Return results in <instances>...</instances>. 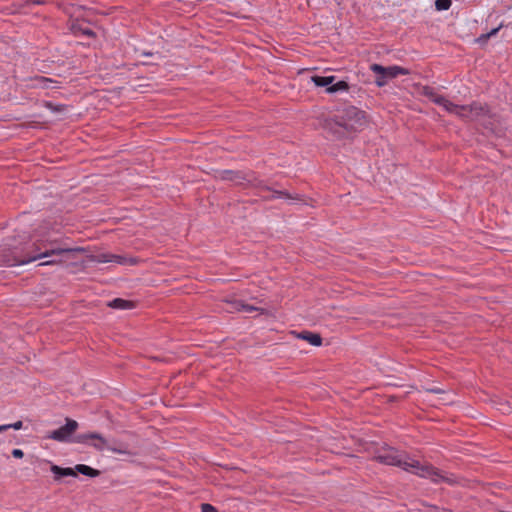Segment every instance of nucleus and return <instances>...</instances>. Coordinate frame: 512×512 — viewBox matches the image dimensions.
<instances>
[{
    "label": "nucleus",
    "instance_id": "nucleus-28",
    "mask_svg": "<svg viewBox=\"0 0 512 512\" xmlns=\"http://www.w3.org/2000/svg\"><path fill=\"white\" fill-rule=\"evenodd\" d=\"M47 107L50 108L51 110L55 111V112H60V111L64 110V106H54L51 103H47Z\"/></svg>",
    "mask_w": 512,
    "mask_h": 512
},
{
    "label": "nucleus",
    "instance_id": "nucleus-10",
    "mask_svg": "<svg viewBox=\"0 0 512 512\" xmlns=\"http://www.w3.org/2000/svg\"><path fill=\"white\" fill-rule=\"evenodd\" d=\"M370 68L376 75H385L389 80L396 78L398 75L408 74L407 69L399 66L383 67L379 64H372Z\"/></svg>",
    "mask_w": 512,
    "mask_h": 512
},
{
    "label": "nucleus",
    "instance_id": "nucleus-12",
    "mask_svg": "<svg viewBox=\"0 0 512 512\" xmlns=\"http://www.w3.org/2000/svg\"><path fill=\"white\" fill-rule=\"evenodd\" d=\"M98 262H100V263L115 262V263H118L121 265H126V264H134L135 260L132 258H127L122 255L101 254L98 256Z\"/></svg>",
    "mask_w": 512,
    "mask_h": 512
},
{
    "label": "nucleus",
    "instance_id": "nucleus-6",
    "mask_svg": "<svg viewBox=\"0 0 512 512\" xmlns=\"http://www.w3.org/2000/svg\"><path fill=\"white\" fill-rule=\"evenodd\" d=\"M220 179L234 182L237 185H243L245 182L248 184L255 186L261 190H269L270 189L263 185L261 181L255 182L252 177V174H245L241 171H233V170H223L219 172Z\"/></svg>",
    "mask_w": 512,
    "mask_h": 512
},
{
    "label": "nucleus",
    "instance_id": "nucleus-29",
    "mask_svg": "<svg viewBox=\"0 0 512 512\" xmlns=\"http://www.w3.org/2000/svg\"><path fill=\"white\" fill-rule=\"evenodd\" d=\"M440 403L441 404H450V403H453V399L451 397H443V398H440Z\"/></svg>",
    "mask_w": 512,
    "mask_h": 512
},
{
    "label": "nucleus",
    "instance_id": "nucleus-26",
    "mask_svg": "<svg viewBox=\"0 0 512 512\" xmlns=\"http://www.w3.org/2000/svg\"><path fill=\"white\" fill-rule=\"evenodd\" d=\"M4 426H8V429L10 428H13L15 430H19L23 427V422L22 421H17L15 423H12V424H5Z\"/></svg>",
    "mask_w": 512,
    "mask_h": 512
},
{
    "label": "nucleus",
    "instance_id": "nucleus-31",
    "mask_svg": "<svg viewBox=\"0 0 512 512\" xmlns=\"http://www.w3.org/2000/svg\"><path fill=\"white\" fill-rule=\"evenodd\" d=\"M152 359H153V360H156V361H167V359H166V358H162V357H160V356H153V357H152Z\"/></svg>",
    "mask_w": 512,
    "mask_h": 512
},
{
    "label": "nucleus",
    "instance_id": "nucleus-11",
    "mask_svg": "<svg viewBox=\"0 0 512 512\" xmlns=\"http://www.w3.org/2000/svg\"><path fill=\"white\" fill-rule=\"evenodd\" d=\"M106 445V449L114 453L132 456L133 452L129 449V444L116 438H107V442H103Z\"/></svg>",
    "mask_w": 512,
    "mask_h": 512
},
{
    "label": "nucleus",
    "instance_id": "nucleus-7",
    "mask_svg": "<svg viewBox=\"0 0 512 512\" xmlns=\"http://www.w3.org/2000/svg\"><path fill=\"white\" fill-rule=\"evenodd\" d=\"M77 429L78 422L74 419L66 418V423L60 428L50 432L47 437L59 442H70L72 441V436Z\"/></svg>",
    "mask_w": 512,
    "mask_h": 512
},
{
    "label": "nucleus",
    "instance_id": "nucleus-14",
    "mask_svg": "<svg viewBox=\"0 0 512 512\" xmlns=\"http://www.w3.org/2000/svg\"><path fill=\"white\" fill-rule=\"evenodd\" d=\"M108 306L114 309L128 310L134 308V303L122 298L113 299L108 303Z\"/></svg>",
    "mask_w": 512,
    "mask_h": 512
},
{
    "label": "nucleus",
    "instance_id": "nucleus-18",
    "mask_svg": "<svg viewBox=\"0 0 512 512\" xmlns=\"http://www.w3.org/2000/svg\"><path fill=\"white\" fill-rule=\"evenodd\" d=\"M95 442H92L90 445L94 447L97 451H103L106 449V445L103 442H107V438H105L102 434H100V438H93Z\"/></svg>",
    "mask_w": 512,
    "mask_h": 512
},
{
    "label": "nucleus",
    "instance_id": "nucleus-20",
    "mask_svg": "<svg viewBox=\"0 0 512 512\" xmlns=\"http://www.w3.org/2000/svg\"><path fill=\"white\" fill-rule=\"evenodd\" d=\"M499 29H500V27H497V28L492 29L490 32H488L486 34H482L481 36L478 37L477 42L485 43L490 37L496 35L497 32L499 31Z\"/></svg>",
    "mask_w": 512,
    "mask_h": 512
},
{
    "label": "nucleus",
    "instance_id": "nucleus-16",
    "mask_svg": "<svg viewBox=\"0 0 512 512\" xmlns=\"http://www.w3.org/2000/svg\"><path fill=\"white\" fill-rule=\"evenodd\" d=\"M93 438H100V433L98 432H88V433H84V434H79V435H76L75 437L72 438V441L73 442H76V443H88L89 440H92Z\"/></svg>",
    "mask_w": 512,
    "mask_h": 512
},
{
    "label": "nucleus",
    "instance_id": "nucleus-15",
    "mask_svg": "<svg viewBox=\"0 0 512 512\" xmlns=\"http://www.w3.org/2000/svg\"><path fill=\"white\" fill-rule=\"evenodd\" d=\"M299 338L306 340L313 346H320L322 344V338L319 334L312 332H302Z\"/></svg>",
    "mask_w": 512,
    "mask_h": 512
},
{
    "label": "nucleus",
    "instance_id": "nucleus-25",
    "mask_svg": "<svg viewBox=\"0 0 512 512\" xmlns=\"http://www.w3.org/2000/svg\"><path fill=\"white\" fill-rule=\"evenodd\" d=\"M11 454H12V456H13L14 458H17V459H21V458H23V457H24V452H23V450L18 449V448L13 449V450H12V452H11Z\"/></svg>",
    "mask_w": 512,
    "mask_h": 512
},
{
    "label": "nucleus",
    "instance_id": "nucleus-17",
    "mask_svg": "<svg viewBox=\"0 0 512 512\" xmlns=\"http://www.w3.org/2000/svg\"><path fill=\"white\" fill-rule=\"evenodd\" d=\"M272 196L270 198L272 199H275V198H286V199H292V200H300V195L296 194L295 196L291 195L290 193L286 192V191H278V190H273L272 191Z\"/></svg>",
    "mask_w": 512,
    "mask_h": 512
},
{
    "label": "nucleus",
    "instance_id": "nucleus-22",
    "mask_svg": "<svg viewBox=\"0 0 512 512\" xmlns=\"http://www.w3.org/2000/svg\"><path fill=\"white\" fill-rule=\"evenodd\" d=\"M388 81L389 79L385 75H376L375 82L379 87L386 85Z\"/></svg>",
    "mask_w": 512,
    "mask_h": 512
},
{
    "label": "nucleus",
    "instance_id": "nucleus-4",
    "mask_svg": "<svg viewBox=\"0 0 512 512\" xmlns=\"http://www.w3.org/2000/svg\"><path fill=\"white\" fill-rule=\"evenodd\" d=\"M459 111L456 115L468 121H476L488 128L492 125V118L494 115L489 110L488 106L478 102L470 105H458Z\"/></svg>",
    "mask_w": 512,
    "mask_h": 512
},
{
    "label": "nucleus",
    "instance_id": "nucleus-2",
    "mask_svg": "<svg viewBox=\"0 0 512 512\" xmlns=\"http://www.w3.org/2000/svg\"><path fill=\"white\" fill-rule=\"evenodd\" d=\"M374 459L381 464L397 466L421 477H430L435 483L441 481L447 482L448 484L455 483L454 480L443 476L440 471L433 466L424 465L417 460L410 459L405 452H401L386 444L377 449Z\"/></svg>",
    "mask_w": 512,
    "mask_h": 512
},
{
    "label": "nucleus",
    "instance_id": "nucleus-24",
    "mask_svg": "<svg viewBox=\"0 0 512 512\" xmlns=\"http://www.w3.org/2000/svg\"><path fill=\"white\" fill-rule=\"evenodd\" d=\"M424 95L426 97H428L430 100H432V98H434L437 95V93L434 92V90L432 88L425 87L424 88Z\"/></svg>",
    "mask_w": 512,
    "mask_h": 512
},
{
    "label": "nucleus",
    "instance_id": "nucleus-8",
    "mask_svg": "<svg viewBox=\"0 0 512 512\" xmlns=\"http://www.w3.org/2000/svg\"><path fill=\"white\" fill-rule=\"evenodd\" d=\"M312 81L316 86L326 87V91L328 93H335L338 91H347L349 86L345 81H338L335 84H332L335 80L334 76H313Z\"/></svg>",
    "mask_w": 512,
    "mask_h": 512
},
{
    "label": "nucleus",
    "instance_id": "nucleus-13",
    "mask_svg": "<svg viewBox=\"0 0 512 512\" xmlns=\"http://www.w3.org/2000/svg\"><path fill=\"white\" fill-rule=\"evenodd\" d=\"M431 101L439 106H442L449 113L456 115L457 111H459L458 105L452 103L451 101L446 99L444 96L437 94L434 98H432Z\"/></svg>",
    "mask_w": 512,
    "mask_h": 512
},
{
    "label": "nucleus",
    "instance_id": "nucleus-1",
    "mask_svg": "<svg viewBox=\"0 0 512 512\" xmlns=\"http://www.w3.org/2000/svg\"><path fill=\"white\" fill-rule=\"evenodd\" d=\"M80 247L70 248L62 246L56 239L43 237L33 242H28L23 248L13 247L9 255H5L3 263L7 266H17L33 262L42 258H50L40 263V266L55 265L71 259L75 253L83 252Z\"/></svg>",
    "mask_w": 512,
    "mask_h": 512
},
{
    "label": "nucleus",
    "instance_id": "nucleus-9",
    "mask_svg": "<svg viewBox=\"0 0 512 512\" xmlns=\"http://www.w3.org/2000/svg\"><path fill=\"white\" fill-rule=\"evenodd\" d=\"M226 304H227V307L225 308V310L230 313L235 312V311L245 312V313H252V312L257 311V312L263 314L265 312V309H263V308L256 307V306L250 305V304H246L242 300H238V299L227 300Z\"/></svg>",
    "mask_w": 512,
    "mask_h": 512
},
{
    "label": "nucleus",
    "instance_id": "nucleus-21",
    "mask_svg": "<svg viewBox=\"0 0 512 512\" xmlns=\"http://www.w3.org/2000/svg\"><path fill=\"white\" fill-rule=\"evenodd\" d=\"M425 393H428V394H440V395H446L447 392L441 388H425Z\"/></svg>",
    "mask_w": 512,
    "mask_h": 512
},
{
    "label": "nucleus",
    "instance_id": "nucleus-27",
    "mask_svg": "<svg viewBox=\"0 0 512 512\" xmlns=\"http://www.w3.org/2000/svg\"><path fill=\"white\" fill-rule=\"evenodd\" d=\"M39 82L43 84V87L48 88L51 83H53V80L45 77L39 78Z\"/></svg>",
    "mask_w": 512,
    "mask_h": 512
},
{
    "label": "nucleus",
    "instance_id": "nucleus-19",
    "mask_svg": "<svg viewBox=\"0 0 512 512\" xmlns=\"http://www.w3.org/2000/svg\"><path fill=\"white\" fill-rule=\"evenodd\" d=\"M451 4H452L451 0H436L435 8L438 11H444V10H448L451 7Z\"/></svg>",
    "mask_w": 512,
    "mask_h": 512
},
{
    "label": "nucleus",
    "instance_id": "nucleus-23",
    "mask_svg": "<svg viewBox=\"0 0 512 512\" xmlns=\"http://www.w3.org/2000/svg\"><path fill=\"white\" fill-rule=\"evenodd\" d=\"M201 512H218V510L209 503H203L201 505Z\"/></svg>",
    "mask_w": 512,
    "mask_h": 512
},
{
    "label": "nucleus",
    "instance_id": "nucleus-32",
    "mask_svg": "<svg viewBox=\"0 0 512 512\" xmlns=\"http://www.w3.org/2000/svg\"><path fill=\"white\" fill-rule=\"evenodd\" d=\"M8 430V426H2L0 425V433L1 432H4V431H7Z\"/></svg>",
    "mask_w": 512,
    "mask_h": 512
},
{
    "label": "nucleus",
    "instance_id": "nucleus-30",
    "mask_svg": "<svg viewBox=\"0 0 512 512\" xmlns=\"http://www.w3.org/2000/svg\"><path fill=\"white\" fill-rule=\"evenodd\" d=\"M83 33L88 35V36H94V32L92 30H89V29L84 30Z\"/></svg>",
    "mask_w": 512,
    "mask_h": 512
},
{
    "label": "nucleus",
    "instance_id": "nucleus-3",
    "mask_svg": "<svg viewBox=\"0 0 512 512\" xmlns=\"http://www.w3.org/2000/svg\"><path fill=\"white\" fill-rule=\"evenodd\" d=\"M367 124L364 111L349 106L324 122V128L338 138L351 137L353 133L362 130Z\"/></svg>",
    "mask_w": 512,
    "mask_h": 512
},
{
    "label": "nucleus",
    "instance_id": "nucleus-5",
    "mask_svg": "<svg viewBox=\"0 0 512 512\" xmlns=\"http://www.w3.org/2000/svg\"><path fill=\"white\" fill-rule=\"evenodd\" d=\"M50 471L54 475V479L59 481L63 477H77V474L80 473L82 475L95 478L101 474V471L95 468H92L85 464H77L75 467H60L56 464H51Z\"/></svg>",
    "mask_w": 512,
    "mask_h": 512
}]
</instances>
